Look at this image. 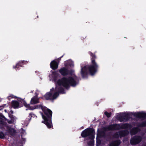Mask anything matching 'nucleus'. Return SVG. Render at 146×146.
<instances>
[{"label": "nucleus", "instance_id": "nucleus-48", "mask_svg": "<svg viewBox=\"0 0 146 146\" xmlns=\"http://www.w3.org/2000/svg\"><path fill=\"white\" fill-rule=\"evenodd\" d=\"M0 146H1L0 145Z\"/></svg>", "mask_w": 146, "mask_h": 146}, {"label": "nucleus", "instance_id": "nucleus-47", "mask_svg": "<svg viewBox=\"0 0 146 146\" xmlns=\"http://www.w3.org/2000/svg\"><path fill=\"white\" fill-rule=\"evenodd\" d=\"M1 107H3V106H1Z\"/></svg>", "mask_w": 146, "mask_h": 146}, {"label": "nucleus", "instance_id": "nucleus-37", "mask_svg": "<svg viewBox=\"0 0 146 146\" xmlns=\"http://www.w3.org/2000/svg\"><path fill=\"white\" fill-rule=\"evenodd\" d=\"M13 113V111L12 110H11L9 112V113H8V114L9 115V114H11L12 115Z\"/></svg>", "mask_w": 146, "mask_h": 146}, {"label": "nucleus", "instance_id": "nucleus-43", "mask_svg": "<svg viewBox=\"0 0 146 146\" xmlns=\"http://www.w3.org/2000/svg\"><path fill=\"white\" fill-rule=\"evenodd\" d=\"M6 105V104H4L3 107H4V106H5Z\"/></svg>", "mask_w": 146, "mask_h": 146}, {"label": "nucleus", "instance_id": "nucleus-30", "mask_svg": "<svg viewBox=\"0 0 146 146\" xmlns=\"http://www.w3.org/2000/svg\"><path fill=\"white\" fill-rule=\"evenodd\" d=\"M105 115L107 117L109 118L110 117L111 113V112H108L107 111H105L104 112Z\"/></svg>", "mask_w": 146, "mask_h": 146}, {"label": "nucleus", "instance_id": "nucleus-44", "mask_svg": "<svg viewBox=\"0 0 146 146\" xmlns=\"http://www.w3.org/2000/svg\"><path fill=\"white\" fill-rule=\"evenodd\" d=\"M70 66H71V65H72V64H70Z\"/></svg>", "mask_w": 146, "mask_h": 146}, {"label": "nucleus", "instance_id": "nucleus-12", "mask_svg": "<svg viewBox=\"0 0 146 146\" xmlns=\"http://www.w3.org/2000/svg\"><path fill=\"white\" fill-rule=\"evenodd\" d=\"M59 72L63 76L68 75V69L65 67L61 68L59 70Z\"/></svg>", "mask_w": 146, "mask_h": 146}, {"label": "nucleus", "instance_id": "nucleus-38", "mask_svg": "<svg viewBox=\"0 0 146 146\" xmlns=\"http://www.w3.org/2000/svg\"><path fill=\"white\" fill-rule=\"evenodd\" d=\"M14 122L12 120H10L8 121V123L9 124L13 123Z\"/></svg>", "mask_w": 146, "mask_h": 146}, {"label": "nucleus", "instance_id": "nucleus-35", "mask_svg": "<svg viewBox=\"0 0 146 146\" xmlns=\"http://www.w3.org/2000/svg\"><path fill=\"white\" fill-rule=\"evenodd\" d=\"M4 122L2 120H0V127L4 125Z\"/></svg>", "mask_w": 146, "mask_h": 146}, {"label": "nucleus", "instance_id": "nucleus-20", "mask_svg": "<svg viewBox=\"0 0 146 146\" xmlns=\"http://www.w3.org/2000/svg\"><path fill=\"white\" fill-rule=\"evenodd\" d=\"M88 53L91 57V62H92V61H94V62H96L95 60L96 58V57L95 54H94L90 51H89Z\"/></svg>", "mask_w": 146, "mask_h": 146}, {"label": "nucleus", "instance_id": "nucleus-6", "mask_svg": "<svg viewBox=\"0 0 146 146\" xmlns=\"http://www.w3.org/2000/svg\"><path fill=\"white\" fill-rule=\"evenodd\" d=\"M130 114L128 113H123L121 115L118 114L116 116V118L120 122L127 121L130 118Z\"/></svg>", "mask_w": 146, "mask_h": 146}, {"label": "nucleus", "instance_id": "nucleus-29", "mask_svg": "<svg viewBox=\"0 0 146 146\" xmlns=\"http://www.w3.org/2000/svg\"><path fill=\"white\" fill-rule=\"evenodd\" d=\"M74 72V71L73 70H68V75H70V76H72L73 75V74Z\"/></svg>", "mask_w": 146, "mask_h": 146}, {"label": "nucleus", "instance_id": "nucleus-10", "mask_svg": "<svg viewBox=\"0 0 146 146\" xmlns=\"http://www.w3.org/2000/svg\"><path fill=\"white\" fill-rule=\"evenodd\" d=\"M7 131L11 135L14 136L16 133V130L11 127L7 126L6 127Z\"/></svg>", "mask_w": 146, "mask_h": 146}, {"label": "nucleus", "instance_id": "nucleus-27", "mask_svg": "<svg viewBox=\"0 0 146 146\" xmlns=\"http://www.w3.org/2000/svg\"><path fill=\"white\" fill-rule=\"evenodd\" d=\"M59 95L58 92H56L53 95L52 94V99H56Z\"/></svg>", "mask_w": 146, "mask_h": 146}, {"label": "nucleus", "instance_id": "nucleus-17", "mask_svg": "<svg viewBox=\"0 0 146 146\" xmlns=\"http://www.w3.org/2000/svg\"><path fill=\"white\" fill-rule=\"evenodd\" d=\"M39 103V98H37L36 96L33 97L31 99L30 101V104L32 105L37 104Z\"/></svg>", "mask_w": 146, "mask_h": 146}, {"label": "nucleus", "instance_id": "nucleus-19", "mask_svg": "<svg viewBox=\"0 0 146 146\" xmlns=\"http://www.w3.org/2000/svg\"><path fill=\"white\" fill-rule=\"evenodd\" d=\"M55 90L57 92H58L59 94H63L65 93L64 89L61 86L57 87L55 89Z\"/></svg>", "mask_w": 146, "mask_h": 146}, {"label": "nucleus", "instance_id": "nucleus-5", "mask_svg": "<svg viewBox=\"0 0 146 146\" xmlns=\"http://www.w3.org/2000/svg\"><path fill=\"white\" fill-rule=\"evenodd\" d=\"M95 131L92 128H88L85 129L82 132L81 135L83 138L88 137L90 140H94L95 138Z\"/></svg>", "mask_w": 146, "mask_h": 146}, {"label": "nucleus", "instance_id": "nucleus-31", "mask_svg": "<svg viewBox=\"0 0 146 146\" xmlns=\"http://www.w3.org/2000/svg\"><path fill=\"white\" fill-rule=\"evenodd\" d=\"M101 141L100 139L96 138V145L97 146L101 144Z\"/></svg>", "mask_w": 146, "mask_h": 146}, {"label": "nucleus", "instance_id": "nucleus-9", "mask_svg": "<svg viewBox=\"0 0 146 146\" xmlns=\"http://www.w3.org/2000/svg\"><path fill=\"white\" fill-rule=\"evenodd\" d=\"M28 62L29 61H20L16 64V66H13V68L16 69V70H19V67H23L24 64H27Z\"/></svg>", "mask_w": 146, "mask_h": 146}, {"label": "nucleus", "instance_id": "nucleus-18", "mask_svg": "<svg viewBox=\"0 0 146 146\" xmlns=\"http://www.w3.org/2000/svg\"><path fill=\"white\" fill-rule=\"evenodd\" d=\"M44 97L46 100H53L52 94L50 92L46 93L44 96Z\"/></svg>", "mask_w": 146, "mask_h": 146}, {"label": "nucleus", "instance_id": "nucleus-11", "mask_svg": "<svg viewBox=\"0 0 146 146\" xmlns=\"http://www.w3.org/2000/svg\"><path fill=\"white\" fill-rule=\"evenodd\" d=\"M58 63L55 60H53L51 62L50 66L52 69L55 70L58 68Z\"/></svg>", "mask_w": 146, "mask_h": 146}, {"label": "nucleus", "instance_id": "nucleus-33", "mask_svg": "<svg viewBox=\"0 0 146 146\" xmlns=\"http://www.w3.org/2000/svg\"><path fill=\"white\" fill-rule=\"evenodd\" d=\"M5 135L2 132H0V138L2 139H4Z\"/></svg>", "mask_w": 146, "mask_h": 146}, {"label": "nucleus", "instance_id": "nucleus-45", "mask_svg": "<svg viewBox=\"0 0 146 146\" xmlns=\"http://www.w3.org/2000/svg\"><path fill=\"white\" fill-rule=\"evenodd\" d=\"M29 115H31V113H30L29 114Z\"/></svg>", "mask_w": 146, "mask_h": 146}, {"label": "nucleus", "instance_id": "nucleus-42", "mask_svg": "<svg viewBox=\"0 0 146 146\" xmlns=\"http://www.w3.org/2000/svg\"><path fill=\"white\" fill-rule=\"evenodd\" d=\"M5 111L6 112L7 111V110H5Z\"/></svg>", "mask_w": 146, "mask_h": 146}, {"label": "nucleus", "instance_id": "nucleus-23", "mask_svg": "<svg viewBox=\"0 0 146 146\" xmlns=\"http://www.w3.org/2000/svg\"><path fill=\"white\" fill-rule=\"evenodd\" d=\"M137 126L138 127H146V121H142L141 123H139Z\"/></svg>", "mask_w": 146, "mask_h": 146}, {"label": "nucleus", "instance_id": "nucleus-13", "mask_svg": "<svg viewBox=\"0 0 146 146\" xmlns=\"http://www.w3.org/2000/svg\"><path fill=\"white\" fill-rule=\"evenodd\" d=\"M118 133L121 138L127 136L129 134V132L127 130H124L119 131Z\"/></svg>", "mask_w": 146, "mask_h": 146}, {"label": "nucleus", "instance_id": "nucleus-7", "mask_svg": "<svg viewBox=\"0 0 146 146\" xmlns=\"http://www.w3.org/2000/svg\"><path fill=\"white\" fill-rule=\"evenodd\" d=\"M142 137L138 135H135L131 138L130 140V143L133 145H135L138 144L142 141Z\"/></svg>", "mask_w": 146, "mask_h": 146}, {"label": "nucleus", "instance_id": "nucleus-41", "mask_svg": "<svg viewBox=\"0 0 146 146\" xmlns=\"http://www.w3.org/2000/svg\"><path fill=\"white\" fill-rule=\"evenodd\" d=\"M23 131H24V132L25 131L24 130H23V131L22 132V133H23Z\"/></svg>", "mask_w": 146, "mask_h": 146}, {"label": "nucleus", "instance_id": "nucleus-21", "mask_svg": "<svg viewBox=\"0 0 146 146\" xmlns=\"http://www.w3.org/2000/svg\"><path fill=\"white\" fill-rule=\"evenodd\" d=\"M18 100L19 102H21V103L22 104V105L21 106V107L23 106V105H24L25 107H27L29 105H28V104L23 99L20 98L19 100Z\"/></svg>", "mask_w": 146, "mask_h": 146}, {"label": "nucleus", "instance_id": "nucleus-40", "mask_svg": "<svg viewBox=\"0 0 146 146\" xmlns=\"http://www.w3.org/2000/svg\"><path fill=\"white\" fill-rule=\"evenodd\" d=\"M1 116L2 117H3L4 118H5V117L3 115H2Z\"/></svg>", "mask_w": 146, "mask_h": 146}, {"label": "nucleus", "instance_id": "nucleus-36", "mask_svg": "<svg viewBox=\"0 0 146 146\" xmlns=\"http://www.w3.org/2000/svg\"><path fill=\"white\" fill-rule=\"evenodd\" d=\"M63 55L59 57L57 59V60L58 62H59L60 61L61 58L63 57Z\"/></svg>", "mask_w": 146, "mask_h": 146}, {"label": "nucleus", "instance_id": "nucleus-3", "mask_svg": "<svg viewBox=\"0 0 146 146\" xmlns=\"http://www.w3.org/2000/svg\"><path fill=\"white\" fill-rule=\"evenodd\" d=\"M44 114L42 115V117L44 120L42 122L45 124L48 128H50L53 127L52 122V111L44 106L42 109Z\"/></svg>", "mask_w": 146, "mask_h": 146}, {"label": "nucleus", "instance_id": "nucleus-46", "mask_svg": "<svg viewBox=\"0 0 146 146\" xmlns=\"http://www.w3.org/2000/svg\"><path fill=\"white\" fill-rule=\"evenodd\" d=\"M37 18H38V16H37Z\"/></svg>", "mask_w": 146, "mask_h": 146}, {"label": "nucleus", "instance_id": "nucleus-14", "mask_svg": "<svg viewBox=\"0 0 146 146\" xmlns=\"http://www.w3.org/2000/svg\"><path fill=\"white\" fill-rule=\"evenodd\" d=\"M11 105L12 107L15 109L21 107V106H20L19 102L16 100H13L12 101Z\"/></svg>", "mask_w": 146, "mask_h": 146}, {"label": "nucleus", "instance_id": "nucleus-16", "mask_svg": "<svg viewBox=\"0 0 146 146\" xmlns=\"http://www.w3.org/2000/svg\"><path fill=\"white\" fill-rule=\"evenodd\" d=\"M121 143L119 139H117L112 141L110 144V146H118Z\"/></svg>", "mask_w": 146, "mask_h": 146}, {"label": "nucleus", "instance_id": "nucleus-1", "mask_svg": "<svg viewBox=\"0 0 146 146\" xmlns=\"http://www.w3.org/2000/svg\"><path fill=\"white\" fill-rule=\"evenodd\" d=\"M79 78L74 75V77H63L58 80L57 84L59 86H62L66 89H68L70 86L74 87L78 84Z\"/></svg>", "mask_w": 146, "mask_h": 146}, {"label": "nucleus", "instance_id": "nucleus-4", "mask_svg": "<svg viewBox=\"0 0 146 146\" xmlns=\"http://www.w3.org/2000/svg\"><path fill=\"white\" fill-rule=\"evenodd\" d=\"M121 124L116 123L111 124L105 127L104 129L105 131H118L121 129L131 128V125L128 123Z\"/></svg>", "mask_w": 146, "mask_h": 146}, {"label": "nucleus", "instance_id": "nucleus-32", "mask_svg": "<svg viewBox=\"0 0 146 146\" xmlns=\"http://www.w3.org/2000/svg\"><path fill=\"white\" fill-rule=\"evenodd\" d=\"M28 105H29L28 106L26 107L28 108L29 110H33L35 109H34V106H30L29 104H28Z\"/></svg>", "mask_w": 146, "mask_h": 146}, {"label": "nucleus", "instance_id": "nucleus-24", "mask_svg": "<svg viewBox=\"0 0 146 146\" xmlns=\"http://www.w3.org/2000/svg\"><path fill=\"white\" fill-rule=\"evenodd\" d=\"M34 109H41L42 110L43 108H44V107L43 106L42 104L37 105L34 106Z\"/></svg>", "mask_w": 146, "mask_h": 146}, {"label": "nucleus", "instance_id": "nucleus-39", "mask_svg": "<svg viewBox=\"0 0 146 146\" xmlns=\"http://www.w3.org/2000/svg\"><path fill=\"white\" fill-rule=\"evenodd\" d=\"M54 90V88H52L51 89H50V91H53Z\"/></svg>", "mask_w": 146, "mask_h": 146}, {"label": "nucleus", "instance_id": "nucleus-8", "mask_svg": "<svg viewBox=\"0 0 146 146\" xmlns=\"http://www.w3.org/2000/svg\"><path fill=\"white\" fill-rule=\"evenodd\" d=\"M134 116L136 118L145 119L146 118V113L144 112L135 113L133 114Z\"/></svg>", "mask_w": 146, "mask_h": 146}, {"label": "nucleus", "instance_id": "nucleus-15", "mask_svg": "<svg viewBox=\"0 0 146 146\" xmlns=\"http://www.w3.org/2000/svg\"><path fill=\"white\" fill-rule=\"evenodd\" d=\"M140 129L138 127H136L133 128L130 131V133L131 135H134L140 131Z\"/></svg>", "mask_w": 146, "mask_h": 146}, {"label": "nucleus", "instance_id": "nucleus-34", "mask_svg": "<svg viewBox=\"0 0 146 146\" xmlns=\"http://www.w3.org/2000/svg\"><path fill=\"white\" fill-rule=\"evenodd\" d=\"M16 98L17 97L16 96H15L13 95H10L9 96L7 97V98L8 100H10V98Z\"/></svg>", "mask_w": 146, "mask_h": 146}, {"label": "nucleus", "instance_id": "nucleus-2", "mask_svg": "<svg viewBox=\"0 0 146 146\" xmlns=\"http://www.w3.org/2000/svg\"><path fill=\"white\" fill-rule=\"evenodd\" d=\"M81 68L80 73L82 78H87L88 73L92 76L96 74L98 71L99 66L97 62L92 61L91 64L84 66L82 67L81 66Z\"/></svg>", "mask_w": 146, "mask_h": 146}, {"label": "nucleus", "instance_id": "nucleus-26", "mask_svg": "<svg viewBox=\"0 0 146 146\" xmlns=\"http://www.w3.org/2000/svg\"><path fill=\"white\" fill-rule=\"evenodd\" d=\"M113 137L115 138L118 139L120 137V135H119L118 132H116L113 135Z\"/></svg>", "mask_w": 146, "mask_h": 146}, {"label": "nucleus", "instance_id": "nucleus-22", "mask_svg": "<svg viewBox=\"0 0 146 146\" xmlns=\"http://www.w3.org/2000/svg\"><path fill=\"white\" fill-rule=\"evenodd\" d=\"M53 74L52 77L54 80L55 81H56L57 79V77L58 76V74L57 72L54 71L52 72V73Z\"/></svg>", "mask_w": 146, "mask_h": 146}, {"label": "nucleus", "instance_id": "nucleus-25", "mask_svg": "<svg viewBox=\"0 0 146 146\" xmlns=\"http://www.w3.org/2000/svg\"><path fill=\"white\" fill-rule=\"evenodd\" d=\"M9 117L10 118L11 120L13 122H14L15 121H16V118L14 116L11 114H9Z\"/></svg>", "mask_w": 146, "mask_h": 146}, {"label": "nucleus", "instance_id": "nucleus-28", "mask_svg": "<svg viewBox=\"0 0 146 146\" xmlns=\"http://www.w3.org/2000/svg\"><path fill=\"white\" fill-rule=\"evenodd\" d=\"M88 145L89 146H92L94 145V141L93 140H91L88 143Z\"/></svg>", "mask_w": 146, "mask_h": 146}]
</instances>
